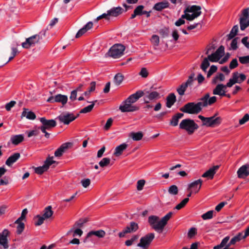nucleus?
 Returning a JSON list of instances; mask_svg holds the SVG:
<instances>
[{
	"instance_id": "obj_36",
	"label": "nucleus",
	"mask_w": 249,
	"mask_h": 249,
	"mask_svg": "<svg viewBox=\"0 0 249 249\" xmlns=\"http://www.w3.org/2000/svg\"><path fill=\"white\" fill-rule=\"evenodd\" d=\"M105 234L106 233L103 230H100L96 231H92L88 233L87 238H89L92 235H95L98 237L102 238L105 235Z\"/></svg>"
},
{
	"instance_id": "obj_9",
	"label": "nucleus",
	"mask_w": 249,
	"mask_h": 249,
	"mask_svg": "<svg viewBox=\"0 0 249 249\" xmlns=\"http://www.w3.org/2000/svg\"><path fill=\"white\" fill-rule=\"evenodd\" d=\"M154 238V233H148L140 239V243L138 244L137 246L143 249H147Z\"/></svg>"
},
{
	"instance_id": "obj_45",
	"label": "nucleus",
	"mask_w": 249,
	"mask_h": 249,
	"mask_svg": "<svg viewBox=\"0 0 249 249\" xmlns=\"http://www.w3.org/2000/svg\"><path fill=\"white\" fill-rule=\"evenodd\" d=\"M209 61L210 60L208 58V56L207 57H205L203 59L200 66L201 69L205 72L206 71L207 68L210 66V63Z\"/></svg>"
},
{
	"instance_id": "obj_49",
	"label": "nucleus",
	"mask_w": 249,
	"mask_h": 249,
	"mask_svg": "<svg viewBox=\"0 0 249 249\" xmlns=\"http://www.w3.org/2000/svg\"><path fill=\"white\" fill-rule=\"evenodd\" d=\"M110 162V159L108 158H104L99 163V165L101 167H104L108 166Z\"/></svg>"
},
{
	"instance_id": "obj_43",
	"label": "nucleus",
	"mask_w": 249,
	"mask_h": 249,
	"mask_svg": "<svg viewBox=\"0 0 249 249\" xmlns=\"http://www.w3.org/2000/svg\"><path fill=\"white\" fill-rule=\"evenodd\" d=\"M45 219L42 216L39 214L36 215L34 218L35 221V225L36 226H39L42 225Z\"/></svg>"
},
{
	"instance_id": "obj_44",
	"label": "nucleus",
	"mask_w": 249,
	"mask_h": 249,
	"mask_svg": "<svg viewBox=\"0 0 249 249\" xmlns=\"http://www.w3.org/2000/svg\"><path fill=\"white\" fill-rule=\"evenodd\" d=\"M0 246H2L4 249H7L9 248L7 238H5L3 236H0Z\"/></svg>"
},
{
	"instance_id": "obj_16",
	"label": "nucleus",
	"mask_w": 249,
	"mask_h": 249,
	"mask_svg": "<svg viewBox=\"0 0 249 249\" xmlns=\"http://www.w3.org/2000/svg\"><path fill=\"white\" fill-rule=\"evenodd\" d=\"M68 101V97L67 95H62L61 94H57L53 96H51L47 100V102L51 103H54L55 102L60 103L63 106L65 105Z\"/></svg>"
},
{
	"instance_id": "obj_2",
	"label": "nucleus",
	"mask_w": 249,
	"mask_h": 249,
	"mask_svg": "<svg viewBox=\"0 0 249 249\" xmlns=\"http://www.w3.org/2000/svg\"><path fill=\"white\" fill-rule=\"evenodd\" d=\"M245 238L243 237V232L238 233L230 241V236H226L222 240L220 244L213 247V249H232L231 248V246L235 245L237 242Z\"/></svg>"
},
{
	"instance_id": "obj_23",
	"label": "nucleus",
	"mask_w": 249,
	"mask_h": 249,
	"mask_svg": "<svg viewBox=\"0 0 249 249\" xmlns=\"http://www.w3.org/2000/svg\"><path fill=\"white\" fill-rule=\"evenodd\" d=\"M20 157V154L19 153H15L10 156L6 160L5 164L9 167H11L15 163Z\"/></svg>"
},
{
	"instance_id": "obj_17",
	"label": "nucleus",
	"mask_w": 249,
	"mask_h": 249,
	"mask_svg": "<svg viewBox=\"0 0 249 249\" xmlns=\"http://www.w3.org/2000/svg\"><path fill=\"white\" fill-rule=\"evenodd\" d=\"M138 228L139 226L137 223L135 222H131L129 226H127L122 232L119 233V236L120 238L124 237L127 233L135 232Z\"/></svg>"
},
{
	"instance_id": "obj_59",
	"label": "nucleus",
	"mask_w": 249,
	"mask_h": 249,
	"mask_svg": "<svg viewBox=\"0 0 249 249\" xmlns=\"http://www.w3.org/2000/svg\"><path fill=\"white\" fill-rule=\"evenodd\" d=\"M145 181L144 179H140L137 181V188L139 191H141L143 189L145 184Z\"/></svg>"
},
{
	"instance_id": "obj_1",
	"label": "nucleus",
	"mask_w": 249,
	"mask_h": 249,
	"mask_svg": "<svg viewBox=\"0 0 249 249\" xmlns=\"http://www.w3.org/2000/svg\"><path fill=\"white\" fill-rule=\"evenodd\" d=\"M173 213L169 212L159 220V217L156 215H150L148 217V222L152 229L158 232H161L167 225L168 221L172 217Z\"/></svg>"
},
{
	"instance_id": "obj_46",
	"label": "nucleus",
	"mask_w": 249,
	"mask_h": 249,
	"mask_svg": "<svg viewBox=\"0 0 249 249\" xmlns=\"http://www.w3.org/2000/svg\"><path fill=\"white\" fill-rule=\"evenodd\" d=\"M209 93H206L204 96L200 98L199 103L201 104V105L203 107H206L207 101L210 98Z\"/></svg>"
},
{
	"instance_id": "obj_41",
	"label": "nucleus",
	"mask_w": 249,
	"mask_h": 249,
	"mask_svg": "<svg viewBox=\"0 0 249 249\" xmlns=\"http://www.w3.org/2000/svg\"><path fill=\"white\" fill-rule=\"evenodd\" d=\"M238 31V26L234 25L231 29L230 33L227 35L228 40L232 39L237 34Z\"/></svg>"
},
{
	"instance_id": "obj_15",
	"label": "nucleus",
	"mask_w": 249,
	"mask_h": 249,
	"mask_svg": "<svg viewBox=\"0 0 249 249\" xmlns=\"http://www.w3.org/2000/svg\"><path fill=\"white\" fill-rule=\"evenodd\" d=\"M132 103L127 102V99L124 101L119 107V109L122 112H134L139 109V107L132 105Z\"/></svg>"
},
{
	"instance_id": "obj_37",
	"label": "nucleus",
	"mask_w": 249,
	"mask_h": 249,
	"mask_svg": "<svg viewBox=\"0 0 249 249\" xmlns=\"http://www.w3.org/2000/svg\"><path fill=\"white\" fill-rule=\"evenodd\" d=\"M52 209V207L51 206H48L44 209L42 216L45 219H48L53 215V212Z\"/></svg>"
},
{
	"instance_id": "obj_62",
	"label": "nucleus",
	"mask_w": 249,
	"mask_h": 249,
	"mask_svg": "<svg viewBox=\"0 0 249 249\" xmlns=\"http://www.w3.org/2000/svg\"><path fill=\"white\" fill-rule=\"evenodd\" d=\"M18 53V50L15 47H12V53H11V56L9 57V60L6 62L5 64L8 63L9 61H11L16 55L17 53Z\"/></svg>"
},
{
	"instance_id": "obj_52",
	"label": "nucleus",
	"mask_w": 249,
	"mask_h": 249,
	"mask_svg": "<svg viewBox=\"0 0 249 249\" xmlns=\"http://www.w3.org/2000/svg\"><path fill=\"white\" fill-rule=\"evenodd\" d=\"M169 30L168 28L164 27L160 30V34L162 37L165 38L169 35Z\"/></svg>"
},
{
	"instance_id": "obj_32",
	"label": "nucleus",
	"mask_w": 249,
	"mask_h": 249,
	"mask_svg": "<svg viewBox=\"0 0 249 249\" xmlns=\"http://www.w3.org/2000/svg\"><path fill=\"white\" fill-rule=\"evenodd\" d=\"M170 4L167 0H163L155 4L153 8L157 11H161L163 9L168 8Z\"/></svg>"
},
{
	"instance_id": "obj_40",
	"label": "nucleus",
	"mask_w": 249,
	"mask_h": 249,
	"mask_svg": "<svg viewBox=\"0 0 249 249\" xmlns=\"http://www.w3.org/2000/svg\"><path fill=\"white\" fill-rule=\"evenodd\" d=\"M97 102V100H95L93 102L88 101V103H91L92 104L91 105H89L88 106L83 108V109H82L80 110V113H87L90 112L92 110L93 107H94L95 103H96Z\"/></svg>"
},
{
	"instance_id": "obj_47",
	"label": "nucleus",
	"mask_w": 249,
	"mask_h": 249,
	"mask_svg": "<svg viewBox=\"0 0 249 249\" xmlns=\"http://www.w3.org/2000/svg\"><path fill=\"white\" fill-rule=\"evenodd\" d=\"M15 224H18V226L17 227V233L18 234H20L23 231L25 228L24 224L22 222V221H20L18 223H15Z\"/></svg>"
},
{
	"instance_id": "obj_42",
	"label": "nucleus",
	"mask_w": 249,
	"mask_h": 249,
	"mask_svg": "<svg viewBox=\"0 0 249 249\" xmlns=\"http://www.w3.org/2000/svg\"><path fill=\"white\" fill-rule=\"evenodd\" d=\"M124 78V75L121 73H117L114 77V82L117 86L120 85Z\"/></svg>"
},
{
	"instance_id": "obj_11",
	"label": "nucleus",
	"mask_w": 249,
	"mask_h": 249,
	"mask_svg": "<svg viewBox=\"0 0 249 249\" xmlns=\"http://www.w3.org/2000/svg\"><path fill=\"white\" fill-rule=\"evenodd\" d=\"M246 79V76L243 73H239L237 71L234 72L232 74V77L228 82V86L231 87L236 83L240 84Z\"/></svg>"
},
{
	"instance_id": "obj_64",
	"label": "nucleus",
	"mask_w": 249,
	"mask_h": 249,
	"mask_svg": "<svg viewBox=\"0 0 249 249\" xmlns=\"http://www.w3.org/2000/svg\"><path fill=\"white\" fill-rule=\"evenodd\" d=\"M249 120V115L248 114H246L244 117L239 120V124L242 125L245 124Z\"/></svg>"
},
{
	"instance_id": "obj_60",
	"label": "nucleus",
	"mask_w": 249,
	"mask_h": 249,
	"mask_svg": "<svg viewBox=\"0 0 249 249\" xmlns=\"http://www.w3.org/2000/svg\"><path fill=\"white\" fill-rule=\"evenodd\" d=\"M103 18L108 20L110 19L109 14H108V11H107V13H104L102 15L98 16L96 18V21H98Z\"/></svg>"
},
{
	"instance_id": "obj_20",
	"label": "nucleus",
	"mask_w": 249,
	"mask_h": 249,
	"mask_svg": "<svg viewBox=\"0 0 249 249\" xmlns=\"http://www.w3.org/2000/svg\"><path fill=\"white\" fill-rule=\"evenodd\" d=\"M202 182V179H199L190 183L188 185L187 190H193L194 193H197L201 187Z\"/></svg>"
},
{
	"instance_id": "obj_54",
	"label": "nucleus",
	"mask_w": 249,
	"mask_h": 249,
	"mask_svg": "<svg viewBox=\"0 0 249 249\" xmlns=\"http://www.w3.org/2000/svg\"><path fill=\"white\" fill-rule=\"evenodd\" d=\"M239 61L242 64L249 63V55L239 57Z\"/></svg>"
},
{
	"instance_id": "obj_50",
	"label": "nucleus",
	"mask_w": 249,
	"mask_h": 249,
	"mask_svg": "<svg viewBox=\"0 0 249 249\" xmlns=\"http://www.w3.org/2000/svg\"><path fill=\"white\" fill-rule=\"evenodd\" d=\"M213 213L214 211L213 210L208 211L206 213L203 214L201 217L203 220L210 219L213 218Z\"/></svg>"
},
{
	"instance_id": "obj_30",
	"label": "nucleus",
	"mask_w": 249,
	"mask_h": 249,
	"mask_svg": "<svg viewBox=\"0 0 249 249\" xmlns=\"http://www.w3.org/2000/svg\"><path fill=\"white\" fill-rule=\"evenodd\" d=\"M21 118L25 117L29 120H34L36 118V115L34 112L29 111L28 108H24L21 114Z\"/></svg>"
},
{
	"instance_id": "obj_18",
	"label": "nucleus",
	"mask_w": 249,
	"mask_h": 249,
	"mask_svg": "<svg viewBox=\"0 0 249 249\" xmlns=\"http://www.w3.org/2000/svg\"><path fill=\"white\" fill-rule=\"evenodd\" d=\"M237 175L239 178L244 179L247 177L249 175V164L241 166L237 170Z\"/></svg>"
},
{
	"instance_id": "obj_19",
	"label": "nucleus",
	"mask_w": 249,
	"mask_h": 249,
	"mask_svg": "<svg viewBox=\"0 0 249 249\" xmlns=\"http://www.w3.org/2000/svg\"><path fill=\"white\" fill-rule=\"evenodd\" d=\"M144 103L148 104L150 101L158 99L160 97V94L157 91L149 92L144 90Z\"/></svg>"
},
{
	"instance_id": "obj_13",
	"label": "nucleus",
	"mask_w": 249,
	"mask_h": 249,
	"mask_svg": "<svg viewBox=\"0 0 249 249\" xmlns=\"http://www.w3.org/2000/svg\"><path fill=\"white\" fill-rule=\"evenodd\" d=\"M78 116L79 114L75 116L72 113L66 112L60 114L57 117V119L61 123H62L65 124H69L71 122L74 121Z\"/></svg>"
},
{
	"instance_id": "obj_8",
	"label": "nucleus",
	"mask_w": 249,
	"mask_h": 249,
	"mask_svg": "<svg viewBox=\"0 0 249 249\" xmlns=\"http://www.w3.org/2000/svg\"><path fill=\"white\" fill-rule=\"evenodd\" d=\"M125 50V47L120 44H116L112 46L106 55L113 58H117L122 56Z\"/></svg>"
},
{
	"instance_id": "obj_7",
	"label": "nucleus",
	"mask_w": 249,
	"mask_h": 249,
	"mask_svg": "<svg viewBox=\"0 0 249 249\" xmlns=\"http://www.w3.org/2000/svg\"><path fill=\"white\" fill-rule=\"evenodd\" d=\"M216 115L217 114L211 117H205L200 115L198 117L202 121L203 125H205L208 127H214L220 124L222 120L220 117H215Z\"/></svg>"
},
{
	"instance_id": "obj_28",
	"label": "nucleus",
	"mask_w": 249,
	"mask_h": 249,
	"mask_svg": "<svg viewBox=\"0 0 249 249\" xmlns=\"http://www.w3.org/2000/svg\"><path fill=\"white\" fill-rule=\"evenodd\" d=\"M193 85L189 82V81H186L185 82L182 83L179 87L177 89V91L178 94L182 96L184 95L185 91H186L187 88L188 87L192 86Z\"/></svg>"
},
{
	"instance_id": "obj_38",
	"label": "nucleus",
	"mask_w": 249,
	"mask_h": 249,
	"mask_svg": "<svg viewBox=\"0 0 249 249\" xmlns=\"http://www.w3.org/2000/svg\"><path fill=\"white\" fill-rule=\"evenodd\" d=\"M196 8H197V7H196V5H195L191 6H188L184 10V14L181 15L180 18H182L183 19H186L187 20L188 13L189 12H193L195 10V9H196Z\"/></svg>"
},
{
	"instance_id": "obj_12",
	"label": "nucleus",
	"mask_w": 249,
	"mask_h": 249,
	"mask_svg": "<svg viewBox=\"0 0 249 249\" xmlns=\"http://www.w3.org/2000/svg\"><path fill=\"white\" fill-rule=\"evenodd\" d=\"M241 15L242 17L240 18V29L244 31L249 26V8L243 9Z\"/></svg>"
},
{
	"instance_id": "obj_27",
	"label": "nucleus",
	"mask_w": 249,
	"mask_h": 249,
	"mask_svg": "<svg viewBox=\"0 0 249 249\" xmlns=\"http://www.w3.org/2000/svg\"><path fill=\"white\" fill-rule=\"evenodd\" d=\"M92 26L93 23L91 21L88 22L82 28L78 31L75 36V37L79 38L83 35H84L86 32H87L90 29Z\"/></svg>"
},
{
	"instance_id": "obj_5",
	"label": "nucleus",
	"mask_w": 249,
	"mask_h": 249,
	"mask_svg": "<svg viewBox=\"0 0 249 249\" xmlns=\"http://www.w3.org/2000/svg\"><path fill=\"white\" fill-rule=\"evenodd\" d=\"M203 107L199 102L197 103L189 102L181 107L180 110L185 113L197 114L201 111Z\"/></svg>"
},
{
	"instance_id": "obj_35",
	"label": "nucleus",
	"mask_w": 249,
	"mask_h": 249,
	"mask_svg": "<svg viewBox=\"0 0 249 249\" xmlns=\"http://www.w3.org/2000/svg\"><path fill=\"white\" fill-rule=\"evenodd\" d=\"M24 140V136L23 135H13L11 137L10 140L11 142L14 145H18Z\"/></svg>"
},
{
	"instance_id": "obj_22",
	"label": "nucleus",
	"mask_w": 249,
	"mask_h": 249,
	"mask_svg": "<svg viewBox=\"0 0 249 249\" xmlns=\"http://www.w3.org/2000/svg\"><path fill=\"white\" fill-rule=\"evenodd\" d=\"M231 86H228V83L226 85L223 84H219L216 85L215 88L213 90V94L214 95H217L220 96H222L223 93L226 92V91H224V89L227 88H231Z\"/></svg>"
},
{
	"instance_id": "obj_48",
	"label": "nucleus",
	"mask_w": 249,
	"mask_h": 249,
	"mask_svg": "<svg viewBox=\"0 0 249 249\" xmlns=\"http://www.w3.org/2000/svg\"><path fill=\"white\" fill-rule=\"evenodd\" d=\"M168 193L171 195H176L178 194V189L175 185H172L169 187Z\"/></svg>"
},
{
	"instance_id": "obj_29",
	"label": "nucleus",
	"mask_w": 249,
	"mask_h": 249,
	"mask_svg": "<svg viewBox=\"0 0 249 249\" xmlns=\"http://www.w3.org/2000/svg\"><path fill=\"white\" fill-rule=\"evenodd\" d=\"M166 106L168 108H170L175 104L177 101L176 96L174 93H170L166 97Z\"/></svg>"
},
{
	"instance_id": "obj_4",
	"label": "nucleus",
	"mask_w": 249,
	"mask_h": 249,
	"mask_svg": "<svg viewBox=\"0 0 249 249\" xmlns=\"http://www.w3.org/2000/svg\"><path fill=\"white\" fill-rule=\"evenodd\" d=\"M39 121L41 123V125L38 127V129L45 134V137L46 138H49L50 134L47 131H50L56 126V121L53 119L47 120L45 117L40 118Z\"/></svg>"
},
{
	"instance_id": "obj_3",
	"label": "nucleus",
	"mask_w": 249,
	"mask_h": 249,
	"mask_svg": "<svg viewBox=\"0 0 249 249\" xmlns=\"http://www.w3.org/2000/svg\"><path fill=\"white\" fill-rule=\"evenodd\" d=\"M48 30L47 27L46 29L41 31L38 34L26 38V41L22 43V47L25 49H29L31 47L35 46L36 44L38 43L40 40L46 36V33Z\"/></svg>"
},
{
	"instance_id": "obj_57",
	"label": "nucleus",
	"mask_w": 249,
	"mask_h": 249,
	"mask_svg": "<svg viewBox=\"0 0 249 249\" xmlns=\"http://www.w3.org/2000/svg\"><path fill=\"white\" fill-rule=\"evenodd\" d=\"M238 66V63L236 58L233 59L230 62L229 68L230 69L232 70L236 68Z\"/></svg>"
},
{
	"instance_id": "obj_26",
	"label": "nucleus",
	"mask_w": 249,
	"mask_h": 249,
	"mask_svg": "<svg viewBox=\"0 0 249 249\" xmlns=\"http://www.w3.org/2000/svg\"><path fill=\"white\" fill-rule=\"evenodd\" d=\"M196 7H197V8L192 12L193 14H189L188 13L187 20L192 21L201 14V7L198 5H196Z\"/></svg>"
},
{
	"instance_id": "obj_31",
	"label": "nucleus",
	"mask_w": 249,
	"mask_h": 249,
	"mask_svg": "<svg viewBox=\"0 0 249 249\" xmlns=\"http://www.w3.org/2000/svg\"><path fill=\"white\" fill-rule=\"evenodd\" d=\"M218 166H215L209 169L208 171L205 172L202 177L203 178H208L212 179L213 178L214 174L216 173V170L218 169Z\"/></svg>"
},
{
	"instance_id": "obj_33",
	"label": "nucleus",
	"mask_w": 249,
	"mask_h": 249,
	"mask_svg": "<svg viewBox=\"0 0 249 249\" xmlns=\"http://www.w3.org/2000/svg\"><path fill=\"white\" fill-rule=\"evenodd\" d=\"M184 116L183 113H178L172 116V119L170 120V124L173 126L178 125L179 119L182 118Z\"/></svg>"
},
{
	"instance_id": "obj_61",
	"label": "nucleus",
	"mask_w": 249,
	"mask_h": 249,
	"mask_svg": "<svg viewBox=\"0 0 249 249\" xmlns=\"http://www.w3.org/2000/svg\"><path fill=\"white\" fill-rule=\"evenodd\" d=\"M196 228L192 227L188 231V236L189 238H192L196 234Z\"/></svg>"
},
{
	"instance_id": "obj_25",
	"label": "nucleus",
	"mask_w": 249,
	"mask_h": 249,
	"mask_svg": "<svg viewBox=\"0 0 249 249\" xmlns=\"http://www.w3.org/2000/svg\"><path fill=\"white\" fill-rule=\"evenodd\" d=\"M70 142H66L62 144L54 152V156L60 157L62 156L65 151L68 148L69 145H71Z\"/></svg>"
},
{
	"instance_id": "obj_51",
	"label": "nucleus",
	"mask_w": 249,
	"mask_h": 249,
	"mask_svg": "<svg viewBox=\"0 0 249 249\" xmlns=\"http://www.w3.org/2000/svg\"><path fill=\"white\" fill-rule=\"evenodd\" d=\"M189 200V199L188 197L184 198L183 200L181 201L180 203H179L176 206L175 209L178 210H180L186 205V204L188 203Z\"/></svg>"
},
{
	"instance_id": "obj_55",
	"label": "nucleus",
	"mask_w": 249,
	"mask_h": 249,
	"mask_svg": "<svg viewBox=\"0 0 249 249\" xmlns=\"http://www.w3.org/2000/svg\"><path fill=\"white\" fill-rule=\"evenodd\" d=\"M151 41L153 45L155 46H158L159 44V37L157 35H153L151 38Z\"/></svg>"
},
{
	"instance_id": "obj_34",
	"label": "nucleus",
	"mask_w": 249,
	"mask_h": 249,
	"mask_svg": "<svg viewBox=\"0 0 249 249\" xmlns=\"http://www.w3.org/2000/svg\"><path fill=\"white\" fill-rule=\"evenodd\" d=\"M128 145L125 143H123L120 145L117 146L115 149L114 152V155L116 156H120L123 152L126 149Z\"/></svg>"
},
{
	"instance_id": "obj_56",
	"label": "nucleus",
	"mask_w": 249,
	"mask_h": 249,
	"mask_svg": "<svg viewBox=\"0 0 249 249\" xmlns=\"http://www.w3.org/2000/svg\"><path fill=\"white\" fill-rule=\"evenodd\" d=\"M144 6L143 5L138 6L134 10L137 16H142L143 13Z\"/></svg>"
},
{
	"instance_id": "obj_21",
	"label": "nucleus",
	"mask_w": 249,
	"mask_h": 249,
	"mask_svg": "<svg viewBox=\"0 0 249 249\" xmlns=\"http://www.w3.org/2000/svg\"><path fill=\"white\" fill-rule=\"evenodd\" d=\"M144 95V91L141 90H138L135 93L130 95L127 98V102L134 104L141 97L143 96Z\"/></svg>"
},
{
	"instance_id": "obj_10",
	"label": "nucleus",
	"mask_w": 249,
	"mask_h": 249,
	"mask_svg": "<svg viewBox=\"0 0 249 249\" xmlns=\"http://www.w3.org/2000/svg\"><path fill=\"white\" fill-rule=\"evenodd\" d=\"M53 157H49L44 161L43 166L35 168V172L38 175L42 174L44 172L48 170L50 166L52 164L57 163L56 161L53 160Z\"/></svg>"
},
{
	"instance_id": "obj_39",
	"label": "nucleus",
	"mask_w": 249,
	"mask_h": 249,
	"mask_svg": "<svg viewBox=\"0 0 249 249\" xmlns=\"http://www.w3.org/2000/svg\"><path fill=\"white\" fill-rule=\"evenodd\" d=\"M143 136V133L141 131H139L138 132H132L129 134V137L135 141L141 140Z\"/></svg>"
},
{
	"instance_id": "obj_63",
	"label": "nucleus",
	"mask_w": 249,
	"mask_h": 249,
	"mask_svg": "<svg viewBox=\"0 0 249 249\" xmlns=\"http://www.w3.org/2000/svg\"><path fill=\"white\" fill-rule=\"evenodd\" d=\"M239 39L238 37H235L232 39L231 44V47L233 50H236L237 47V40Z\"/></svg>"
},
{
	"instance_id": "obj_24",
	"label": "nucleus",
	"mask_w": 249,
	"mask_h": 249,
	"mask_svg": "<svg viewBox=\"0 0 249 249\" xmlns=\"http://www.w3.org/2000/svg\"><path fill=\"white\" fill-rule=\"evenodd\" d=\"M108 11L110 18L112 17H118L122 14L124 11V9L120 6L113 7Z\"/></svg>"
},
{
	"instance_id": "obj_53",
	"label": "nucleus",
	"mask_w": 249,
	"mask_h": 249,
	"mask_svg": "<svg viewBox=\"0 0 249 249\" xmlns=\"http://www.w3.org/2000/svg\"><path fill=\"white\" fill-rule=\"evenodd\" d=\"M28 213V210L27 209H24L22 210L20 216L18 218L16 221L15 223H18L20 221L24 220L26 218V215Z\"/></svg>"
},
{
	"instance_id": "obj_6",
	"label": "nucleus",
	"mask_w": 249,
	"mask_h": 249,
	"mask_svg": "<svg viewBox=\"0 0 249 249\" xmlns=\"http://www.w3.org/2000/svg\"><path fill=\"white\" fill-rule=\"evenodd\" d=\"M199 126L193 120L185 119L179 124V128L186 130L189 135L193 134Z\"/></svg>"
},
{
	"instance_id": "obj_58",
	"label": "nucleus",
	"mask_w": 249,
	"mask_h": 249,
	"mask_svg": "<svg viewBox=\"0 0 249 249\" xmlns=\"http://www.w3.org/2000/svg\"><path fill=\"white\" fill-rule=\"evenodd\" d=\"M217 70V68L215 65H212L210 67V70H209L207 77H210L214 72H216Z\"/></svg>"
},
{
	"instance_id": "obj_14",
	"label": "nucleus",
	"mask_w": 249,
	"mask_h": 249,
	"mask_svg": "<svg viewBox=\"0 0 249 249\" xmlns=\"http://www.w3.org/2000/svg\"><path fill=\"white\" fill-rule=\"evenodd\" d=\"M225 53V48L223 46H220L214 52L208 55V58L211 62H218L224 55Z\"/></svg>"
}]
</instances>
